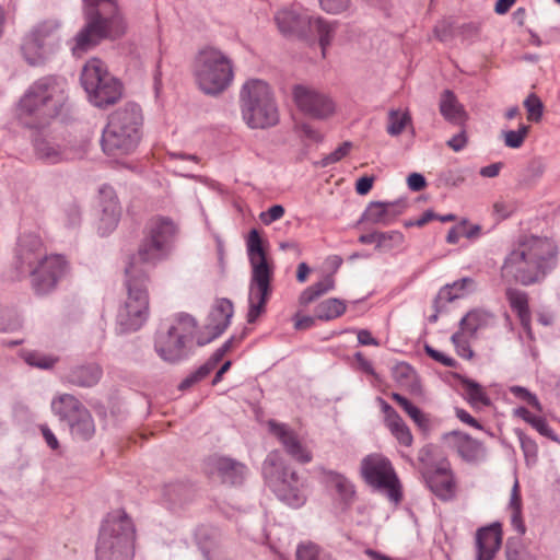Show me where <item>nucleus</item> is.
Masks as SVG:
<instances>
[{"instance_id": "f257e3e1", "label": "nucleus", "mask_w": 560, "mask_h": 560, "mask_svg": "<svg viewBox=\"0 0 560 560\" xmlns=\"http://www.w3.org/2000/svg\"><path fill=\"white\" fill-rule=\"evenodd\" d=\"M14 267L22 278L30 279L36 295L52 292L69 272V264L58 254H48L43 240L33 233H25L18 240Z\"/></svg>"}, {"instance_id": "f03ea898", "label": "nucleus", "mask_w": 560, "mask_h": 560, "mask_svg": "<svg viewBox=\"0 0 560 560\" xmlns=\"http://www.w3.org/2000/svg\"><path fill=\"white\" fill-rule=\"evenodd\" d=\"M558 254V245L552 238L525 237L505 257L501 276L522 285L538 283L557 266Z\"/></svg>"}, {"instance_id": "7ed1b4c3", "label": "nucleus", "mask_w": 560, "mask_h": 560, "mask_svg": "<svg viewBox=\"0 0 560 560\" xmlns=\"http://www.w3.org/2000/svg\"><path fill=\"white\" fill-rule=\"evenodd\" d=\"M67 101L63 80L47 75L33 82L18 105L20 120L31 127L38 128L56 118Z\"/></svg>"}, {"instance_id": "20e7f679", "label": "nucleus", "mask_w": 560, "mask_h": 560, "mask_svg": "<svg viewBox=\"0 0 560 560\" xmlns=\"http://www.w3.org/2000/svg\"><path fill=\"white\" fill-rule=\"evenodd\" d=\"M85 25L74 37V54L86 51L102 39H116L127 24L116 0H83Z\"/></svg>"}, {"instance_id": "39448f33", "label": "nucleus", "mask_w": 560, "mask_h": 560, "mask_svg": "<svg viewBox=\"0 0 560 560\" xmlns=\"http://www.w3.org/2000/svg\"><path fill=\"white\" fill-rule=\"evenodd\" d=\"M136 538V526L126 511L109 512L100 528L96 560H133Z\"/></svg>"}, {"instance_id": "423d86ee", "label": "nucleus", "mask_w": 560, "mask_h": 560, "mask_svg": "<svg viewBox=\"0 0 560 560\" xmlns=\"http://www.w3.org/2000/svg\"><path fill=\"white\" fill-rule=\"evenodd\" d=\"M143 117L133 103L113 112L102 135L103 151L110 156L127 155L135 151L141 139Z\"/></svg>"}, {"instance_id": "0eeeda50", "label": "nucleus", "mask_w": 560, "mask_h": 560, "mask_svg": "<svg viewBox=\"0 0 560 560\" xmlns=\"http://www.w3.org/2000/svg\"><path fill=\"white\" fill-rule=\"evenodd\" d=\"M242 118L252 129L273 127L279 121V110L270 85L260 79H249L241 88Z\"/></svg>"}, {"instance_id": "6e6552de", "label": "nucleus", "mask_w": 560, "mask_h": 560, "mask_svg": "<svg viewBox=\"0 0 560 560\" xmlns=\"http://www.w3.org/2000/svg\"><path fill=\"white\" fill-rule=\"evenodd\" d=\"M191 71L199 90L212 96L225 91L234 78L232 60L214 47H205L196 54Z\"/></svg>"}, {"instance_id": "1a4fd4ad", "label": "nucleus", "mask_w": 560, "mask_h": 560, "mask_svg": "<svg viewBox=\"0 0 560 560\" xmlns=\"http://www.w3.org/2000/svg\"><path fill=\"white\" fill-rule=\"evenodd\" d=\"M126 277L128 295L116 316L121 332L138 330L147 322L150 312L147 275L130 264L126 268Z\"/></svg>"}, {"instance_id": "9d476101", "label": "nucleus", "mask_w": 560, "mask_h": 560, "mask_svg": "<svg viewBox=\"0 0 560 560\" xmlns=\"http://www.w3.org/2000/svg\"><path fill=\"white\" fill-rule=\"evenodd\" d=\"M247 254L252 265V280L248 293L247 322L254 323L265 312L270 294L271 269L267 262L262 241L257 230L253 229L247 237Z\"/></svg>"}, {"instance_id": "9b49d317", "label": "nucleus", "mask_w": 560, "mask_h": 560, "mask_svg": "<svg viewBox=\"0 0 560 560\" xmlns=\"http://www.w3.org/2000/svg\"><path fill=\"white\" fill-rule=\"evenodd\" d=\"M197 327L195 318L180 314L167 325L162 326L155 335L154 349L165 362L177 363L186 359Z\"/></svg>"}, {"instance_id": "f8f14e48", "label": "nucleus", "mask_w": 560, "mask_h": 560, "mask_svg": "<svg viewBox=\"0 0 560 560\" xmlns=\"http://www.w3.org/2000/svg\"><path fill=\"white\" fill-rule=\"evenodd\" d=\"M262 474L279 500L292 508H300L306 501L305 483L296 471L284 466L278 454H269L262 464Z\"/></svg>"}, {"instance_id": "ddd939ff", "label": "nucleus", "mask_w": 560, "mask_h": 560, "mask_svg": "<svg viewBox=\"0 0 560 560\" xmlns=\"http://www.w3.org/2000/svg\"><path fill=\"white\" fill-rule=\"evenodd\" d=\"M177 233L174 221L166 217H154L145 226L137 259L140 262L155 266L166 259L171 253L172 244Z\"/></svg>"}, {"instance_id": "4468645a", "label": "nucleus", "mask_w": 560, "mask_h": 560, "mask_svg": "<svg viewBox=\"0 0 560 560\" xmlns=\"http://www.w3.org/2000/svg\"><path fill=\"white\" fill-rule=\"evenodd\" d=\"M81 83L90 102L97 107L114 104L121 96L120 83L109 74L106 65L98 58L86 61L82 69Z\"/></svg>"}, {"instance_id": "2eb2a0df", "label": "nucleus", "mask_w": 560, "mask_h": 560, "mask_svg": "<svg viewBox=\"0 0 560 560\" xmlns=\"http://www.w3.org/2000/svg\"><path fill=\"white\" fill-rule=\"evenodd\" d=\"M275 21L279 31L284 35L305 36L308 28L316 32L324 56L336 32V23H330L322 18H312L293 9L279 10L275 15Z\"/></svg>"}, {"instance_id": "dca6fc26", "label": "nucleus", "mask_w": 560, "mask_h": 560, "mask_svg": "<svg viewBox=\"0 0 560 560\" xmlns=\"http://www.w3.org/2000/svg\"><path fill=\"white\" fill-rule=\"evenodd\" d=\"M51 411L67 423L74 439L88 441L95 434V422L90 410L73 395L60 394L54 397Z\"/></svg>"}, {"instance_id": "f3484780", "label": "nucleus", "mask_w": 560, "mask_h": 560, "mask_svg": "<svg viewBox=\"0 0 560 560\" xmlns=\"http://www.w3.org/2000/svg\"><path fill=\"white\" fill-rule=\"evenodd\" d=\"M361 472L365 481L384 492L394 503L401 499L399 480L390 462L381 454H370L362 459Z\"/></svg>"}, {"instance_id": "a211bd4d", "label": "nucleus", "mask_w": 560, "mask_h": 560, "mask_svg": "<svg viewBox=\"0 0 560 560\" xmlns=\"http://www.w3.org/2000/svg\"><path fill=\"white\" fill-rule=\"evenodd\" d=\"M59 24L47 21L38 24L25 37L21 47L26 62L31 66L43 63L59 42Z\"/></svg>"}, {"instance_id": "6ab92c4d", "label": "nucleus", "mask_w": 560, "mask_h": 560, "mask_svg": "<svg viewBox=\"0 0 560 560\" xmlns=\"http://www.w3.org/2000/svg\"><path fill=\"white\" fill-rule=\"evenodd\" d=\"M59 24L47 21L38 24L25 37L21 47L26 62L31 66L43 63L59 42Z\"/></svg>"}, {"instance_id": "aec40b11", "label": "nucleus", "mask_w": 560, "mask_h": 560, "mask_svg": "<svg viewBox=\"0 0 560 560\" xmlns=\"http://www.w3.org/2000/svg\"><path fill=\"white\" fill-rule=\"evenodd\" d=\"M432 454V446L425 445L419 451V460L422 463L421 472L430 490L441 500L447 501L455 495L454 477L446 460L430 465L428 458Z\"/></svg>"}, {"instance_id": "412c9836", "label": "nucleus", "mask_w": 560, "mask_h": 560, "mask_svg": "<svg viewBox=\"0 0 560 560\" xmlns=\"http://www.w3.org/2000/svg\"><path fill=\"white\" fill-rule=\"evenodd\" d=\"M293 98L298 108L313 118L325 119L335 113L334 101L327 94L306 85L294 86Z\"/></svg>"}, {"instance_id": "4be33fe9", "label": "nucleus", "mask_w": 560, "mask_h": 560, "mask_svg": "<svg viewBox=\"0 0 560 560\" xmlns=\"http://www.w3.org/2000/svg\"><path fill=\"white\" fill-rule=\"evenodd\" d=\"M268 428L270 433L281 443L287 454L293 459L301 464H307L312 460L311 451L302 443L298 433L288 424L269 420Z\"/></svg>"}, {"instance_id": "5701e85b", "label": "nucleus", "mask_w": 560, "mask_h": 560, "mask_svg": "<svg viewBox=\"0 0 560 560\" xmlns=\"http://www.w3.org/2000/svg\"><path fill=\"white\" fill-rule=\"evenodd\" d=\"M100 225L98 230L103 235L110 233L118 224L121 208L114 189L109 186H103L100 189Z\"/></svg>"}, {"instance_id": "b1692460", "label": "nucleus", "mask_w": 560, "mask_h": 560, "mask_svg": "<svg viewBox=\"0 0 560 560\" xmlns=\"http://www.w3.org/2000/svg\"><path fill=\"white\" fill-rule=\"evenodd\" d=\"M406 209V202L402 200L383 202L373 201L366 207L362 220L372 224L387 226L395 222Z\"/></svg>"}, {"instance_id": "393cba45", "label": "nucleus", "mask_w": 560, "mask_h": 560, "mask_svg": "<svg viewBox=\"0 0 560 560\" xmlns=\"http://www.w3.org/2000/svg\"><path fill=\"white\" fill-rule=\"evenodd\" d=\"M34 150L38 159L49 164H56L82 156L81 151L62 148L54 139L48 137L36 138L34 140Z\"/></svg>"}, {"instance_id": "a878e982", "label": "nucleus", "mask_w": 560, "mask_h": 560, "mask_svg": "<svg viewBox=\"0 0 560 560\" xmlns=\"http://www.w3.org/2000/svg\"><path fill=\"white\" fill-rule=\"evenodd\" d=\"M234 313L233 303L225 298L217 299L208 316L206 329L210 338L208 341L219 337L224 332L231 323Z\"/></svg>"}, {"instance_id": "bb28decb", "label": "nucleus", "mask_w": 560, "mask_h": 560, "mask_svg": "<svg viewBox=\"0 0 560 560\" xmlns=\"http://www.w3.org/2000/svg\"><path fill=\"white\" fill-rule=\"evenodd\" d=\"M445 439L466 462H478L485 457L483 445L464 432H450L445 435Z\"/></svg>"}, {"instance_id": "cd10ccee", "label": "nucleus", "mask_w": 560, "mask_h": 560, "mask_svg": "<svg viewBox=\"0 0 560 560\" xmlns=\"http://www.w3.org/2000/svg\"><path fill=\"white\" fill-rule=\"evenodd\" d=\"M477 560H493L502 544V530L499 523L477 532Z\"/></svg>"}, {"instance_id": "c85d7f7f", "label": "nucleus", "mask_w": 560, "mask_h": 560, "mask_svg": "<svg viewBox=\"0 0 560 560\" xmlns=\"http://www.w3.org/2000/svg\"><path fill=\"white\" fill-rule=\"evenodd\" d=\"M212 474L222 482L230 485L241 483L246 475V466L229 457H214L211 459Z\"/></svg>"}, {"instance_id": "c756f323", "label": "nucleus", "mask_w": 560, "mask_h": 560, "mask_svg": "<svg viewBox=\"0 0 560 560\" xmlns=\"http://www.w3.org/2000/svg\"><path fill=\"white\" fill-rule=\"evenodd\" d=\"M102 369L95 363L73 368L67 375L69 383L81 387H91L98 383Z\"/></svg>"}, {"instance_id": "7c9ffc66", "label": "nucleus", "mask_w": 560, "mask_h": 560, "mask_svg": "<svg viewBox=\"0 0 560 560\" xmlns=\"http://www.w3.org/2000/svg\"><path fill=\"white\" fill-rule=\"evenodd\" d=\"M511 308L516 312L521 325L526 331L530 329V311L528 307V295L526 292L509 288L505 292Z\"/></svg>"}, {"instance_id": "2f4dec72", "label": "nucleus", "mask_w": 560, "mask_h": 560, "mask_svg": "<svg viewBox=\"0 0 560 560\" xmlns=\"http://www.w3.org/2000/svg\"><path fill=\"white\" fill-rule=\"evenodd\" d=\"M440 113L441 115L452 124H463L466 119V113L464 107L457 101L455 94L445 90L441 94L440 98Z\"/></svg>"}, {"instance_id": "473e14b6", "label": "nucleus", "mask_w": 560, "mask_h": 560, "mask_svg": "<svg viewBox=\"0 0 560 560\" xmlns=\"http://www.w3.org/2000/svg\"><path fill=\"white\" fill-rule=\"evenodd\" d=\"M493 320L492 314L486 311L475 310L466 314L459 323L460 330L474 335L478 329L489 326Z\"/></svg>"}, {"instance_id": "72a5a7b5", "label": "nucleus", "mask_w": 560, "mask_h": 560, "mask_svg": "<svg viewBox=\"0 0 560 560\" xmlns=\"http://www.w3.org/2000/svg\"><path fill=\"white\" fill-rule=\"evenodd\" d=\"M462 385L465 390V397L471 407L481 408L491 404L486 390L479 383L465 378Z\"/></svg>"}, {"instance_id": "f704fd0d", "label": "nucleus", "mask_w": 560, "mask_h": 560, "mask_svg": "<svg viewBox=\"0 0 560 560\" xmlns=\"http://www.w3.org/2000/svg\"><path fill=\"white\" fill-rule=\"evenodd\" d=\"M335 287V280L332 276H326L323 280L314 283L306 288L299 298V303L306 306L316 301L322 295L326 294Z\"/></svg>"}, {"instance_id": "c9c22d12", "label": "nucleus", "mask_w": 560, "mask_h": 560, "mask_svg": "<svg viewBox=\"0 0 560 560\" xmlns=\"http://www.w3.org/2000/svg\"><path fill=\"white\" fill-rule=\"evenodd\" d=\"M475 289V281L471 278H463L447 284L439 292L438 299L452 302L456 299L463 298L467 292Z\"/></svg>"}, {"instance_id": "e433bc0d", "label": "nucleus", "mask_w": 560, "mask_h": 560, "mask_svg": "<svg viewBox=\"0 0 560 560\" xmlns=\"http://www.w3.org/2000/svg\"><path fill=\"white\" fill-rule=\"evenodd\" d=\"M346 305L341 300L328 299L316 306L315 315L319 319L330 320L342 315Z\"/></svg>"}, {"instance_id": "4c0bfd02", "label": "nucleus", "mask_w": 560, "mask_h": 560, "mask_svg": "<svg viewBox=\"0 0 560 560\" xmlns=\"http://www.w3.org/2000/svg\"><path fill=\"white\" fill-rule=\"evenodd\" d=\"M387 429L395 436L399 444L409 447L412 445L413 436L411 434L410 429L405 423L401 417L393 420L392 422L386 424Z\"/></svg>"}, {"instance_id": "58836bf2", "label": "nucleus", "mask_w": 560, "mask_h": 560, "mask_svg": "<svg viewBox=\"0 0 560 560\" xmlns=\"http://www.w3.org/2000/svg\"><path fill=\"white\" fill-rule=\"evenodd\" d=\"M410 122L411 117L408 113L392 109L388 113L387 132L394 137L399 136Z\"/></svg>"}, {"instance_id": "ea45409f", "label": "nucleus", "mask_w": 560, "mask_h": 560, "mask_svg": "<svg viewBox=\"0 0 560 560\" xmlns=\"http://www.w3.org/2000/svg\"><path fill=\"white\" fill-rule=\"evenodd\" d=\"M404 241V234L399 231L381 232L376 249L386 253L401 246Z\"/></svg>"}, {"instance_id": "a19ab883", "label": "nucleus", "mask_w": 560, "mask_h": 560, "mask_svg": "<svg viewBox=\"0 0 560 560\" xmlns=\"http://www.w3.org/2000/svg\"><path fill=\"white\" fill-rule=\"evenodd\" d=\"M330 482L345 502L350 501L354 495L353 485L345 476L330 472Z\"/></svg>"}, {"instance_id": "79ce46f5", "label": "nucleus", "mask_w": 560, "mask_h": 560, "mask_svg": "<svg viewBox=\"0 0 560 560\" xmlns=\"http://www.w3.org/2000/svg\"><path fill=\"white\" fill-rule=\"evenodd\" d=\"M529 131V126L521 124L517 130L503 131L504 144L508 148H521Z\"/></svg>"}, {"instance_id": "37998d69", "label": "nucleus", "mask_w": 560, "mask_h": 560, "mask_svg": "<svg viewBox=\"0 0 560 560\" xmlns=\"http://www.w3.org/2000/svg\"><path fill=\"white\" fill-rule=\"evenodd\" d=\"M524 106L528 114V120L538 122L541 119L544 113V105L536 94H529L524 101Z\"/></svg>"}, {"instance_id": "c03bdc74", "label": "nucleus", "mask_w": 560, "mask_h": 560, "mask_svg": "<svg viewBox=\"0 0 560 560\" xmlns=\"http://www.w3.org/2000/svg\"><path fill=\"white\" fill-rule=\"evenodd\" d=\"M24 360L28 365L39 369H50L57 362L56 358L36 351L26 352Z\"/></svg>"}, {"instance_id": "a18cd8bd", "label": "nucleus", "mask_w": 560, "mask_h": 560, "mask_svg": "<svg viewBox=\"0 0 560 560\" xmlns=\"http://www.w3.org/2000/svg\"><path fill=\"white\" fill-rule=\"evenodd\" d=\"M326 553L312 542L301 544L296 549V560H319Z\"/></svg>"}, {"instance_id": "49530a36", "label": "nucleus", "mask_w": 560, "mask_h": 560, "mask_svg": "<svg viewBox=\"0 0 560 560\" xmlns=\"http://www.w3.org/2000/svg\"><path fill=\"white\" fill-rule=\"evenodd\" d=\"M351 147H352L351 142H349V141L343 142L335 151H332L331 153H329L328 155L323 158L322 161L319 162V165L323 167H326L330 164L337 163L342 158L348 155Z\"/></svg>"}, {"instance_id": "de8ad7c7", "label": "nucleus", "mask_w": 560, "mask_h": 560, "mask_svg": "<svg viewBox=\"0 0 560 560\" xmlns=\"http://www.w3.org/2000/svg\"><path fill=\"white\" fill-rule=\"evenodd\" d=\"M510 393L513 394L517 399L527 402L529 406L540 410V404L536 395L532 394L527 388L522 386H511Z\"/></svg>"}, {"instance_id": "09e8293b", "label": "nucleus", "mask_w": 560, "mask_h": 560, "mask_svg": "<svg viewBox=\"0 0 560 560\" xmlns=\"http://www.w3.org/2000/svg\"><path fill=\"white\" fill-rule=\"evenodd\" d=\"M466 332L458 331L452 336V342L454 343L457 354L464 359H471L474 355L472 350L470 349L467 340L464 335Z\"/></svg>"}, {"instance_id": "8fccbe9b", "label": "nucleus", "mask_w": 560, "mask_h": 560, "mask_svg": "<svg viewBox=\"0 0 560 560\" xmlns=\"http://www.w3.org/2000/svg\"><path fill=\"white\" fill-rule=\"evenodd\" d=\"M320 8L330 14H339L349 8V0H319Z\"/></svg>"}, {"instance_id": "3c124183", "label": "nucleus", "mask_w": 560, "mask_h": 560, "mask_svg": "<svg viewBox=\"0 0 560 560\" xmlns=\"http://www.w3.org/2000/svg\"><path fill=\"white\" fill-rule=\"evenodd\" d=\"M424 351L431 359H433L434 361L441 363L442 365H444L446 368H455L456 366V361L453 358L446 355L445 353L434 349L433 347H431L429 345L424 346Z\"/></svg>"}, {"instance_id": "603ef678", "label": "nucleus", "mask_w": 560, "mask_h": 560, "mask_svg": "<svg viewBox=\"0 0 560 560\" xmlns=\"http://www.w3.org/2000/svg\"><path fill=\"white\" fill-rule=\"evenodd\" d=\"M283 214L284 208L281 205H275L270 207L267 211L261 212L259 214V218L264 224L269 225L272 222L281 219Z\"/></svg>"}, {"instance_id": "864d4df0", "label": "nucleus", "mask_w": 560, "mask_h": 560, "mask_svg": "<svg viewBox=\"0 0 560 560\" xmlns=\"http://www.w3.org/2000/svg\"><path fill=\"white\" fill-rule=\"evenodd\" d=\"M508 560H536L535 557L523 547L512 548L510 545L506 547Z\"/></svg>"}, {"instance_id": "5fc2aeb1", "label": "nucleus", "mask_w": 560, "mask_h": 560, "mask_svg": "<svg viewBox=\"0 0 560 560\" xmlns=\"http://www.w3.org/2000/svg\"><path fill=\"white\" fill-rule=\"evenodd\" d=\"M411 420L418 425V428L424 432L431 429V420L430 417L422 412L418 407L415 409L411 415H409Z\"/></svg>"}, {"instance_id": "6e6d98bb", "label": "nucleus", "mask_w": 560, "mask_h": 560, "mask_svg": "<svg viewBox=\"0 0 560 560\" xmlns=\"http://www.w3.org/2000/svg\"><path fill=\"white\" fill-rule=\"evenodd\" d=\"M467 144V136L465 131H460L453 136L448 141L447 145L455 152L462 151Z\"/></svg>"}, {"instance_id": "4d7b16f0", "label": "nucleus", "mask_w": 560, "mask_h": 560, "mask_svg": "<svg viewBox=\"0 0 560 560\" xmlns=\"http://www.w3.org/2000/svg\"><path fill=\"white\" fill-rule=\"evenodd\" d=\"M407 184L412 191H420L427 185L425 178L419 173H411L407 178Z\"/></svg>"}, {"instance_id": "13d9d810", "label": "nucleus", "mask_w": 560, "mask_h": 560, "mask_svg": "<svg viewBox=\"0 0 560 560\" xmlns=\"http://www.w3.org/2000/svg\"><path fill=\"white\" fill-rule=\"evenodd\" d=\"M493 212L500 220H503L512 214L513 207L504 201H497L493 205Z\"/></svg>"}, {"instance_id": "bf43d9fd", "label": "nucleus", "mask_w": 560, "mask_h": 560, "mask_svg": "<svg viewBox=\"0 0 560 560\" xmlns=\"http://www.w3.org/2000/svg\"><path fill=\"white\" fill-rule=\"evenodd\" d=\"M509 508L512 511H522V499H521V494H520L517 480L514 482L512 491H511Z\"/></svg>"}, {"instance_id": "052dcab7", "label": "nucleus", "mask_w": 560, "mask_h": 560, "mask_svg": "<svg viewBox=\"0 0 560 560\" xmlns=\"http://www.w3.org/2000/svg\"><path fill=\"white\" fill-rule=\"evenodd\" d=\"M39 429L47 445L51 450H57L59 447V442L52 431L46 424H42Z\"/></svg>"}, {"instance_id": "680f3d73", "label": "nucleus", "mask_w": 560, "mask_h": 560, "mask_svg": "<svg viewBox=\"0 0 560 560\" xmlns=\"http://www.w3.org/2000/svg\"><path fill=\"white\" fill-rule=\"evenodd\" d=\"M455 415L462 422H464L470 427H474L476 429H482L481 424L474 417H471L466 410H464L462 408H456Z\"/></svg>"}, {"instance_id": "e2e57ef3", "label": "nucleus", "mask_w": 560, "mask_h": 560, "mask_svg": "<svg viewBox=\"0 0 560 560\" xmlns=\"http://www.w3.org/2000/svg\"><path fill=\"white\" fill-rule=\"evenodd\" d=\"M502 167H503L502 162L492 163L490 165L481 167L479 174L482 177L493 178L499 175Z\"/></svg>"}, {"instance_id": "0e129e2a", "label": "nucleus", "mask_w": 560, "mask_h": 560, "mask_svg": "<svg viewBox=\"0 0 560 560\" xmlns=\"http://www.w3.org/2000/svg\"><path fill=\"white\" fill-rule=\"evenodd\" d=\"M373 186V177L363 176L357 180L355 190L359 195H366Z\"/></svg>"}, {"instance_id": "69168bd1", "label": "nucleus", "mask_w": 560, "mask_h": 560, "mask_svg": "<svg viewBox=\"0 0 560 560\" xmlns=\"http://www.w3.org/2000/svg\"><path fill=\"white\" fill-rule=\"evenodd\" d=\"M358 341L362 346H378V341L366 329H360L357 334Z\"/></svg>"}, {"instance_id": "338daca9", "label": "nucleus", "mask_w": 560, "mask_h": 560, "mask_svg": "<svg viewBox=\"0 0 560 560\" xmlns=\"http://www.w3.org/2000/svg\"><path fill=\"white\" fill-rule=\"evenodd\" d=\"M525 420L532 423L541 434L549 435L551 430L546 420L541 417H533L532 419L525 418Z\"/></svg>"}, {"instance_id": "774afa93", "label": "nucleus", "mask_w": 560, "mask_h": 560, "mask_svg": "<svg viewBox=\"0 0 560 560\" xmlns=\"http://www.w3.org/2000/svg\"><path fill=\"white\" fill-rule=\"evenodd\" d=\"M462 230H465V221H463L460 224L452 228L448 231L446 235V242L448 244H456L459 241L460 236H463Z\"/></svg>"}]
</instances>
